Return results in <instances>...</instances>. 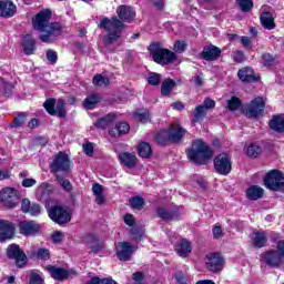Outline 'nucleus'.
Returning a JSON list of instances; mask_svg holds the SVG:
<instances>
[{
	"instance_id": "obj_1",
	"label": "nucleus",
	"mask_w": 284,
	"mask_h": 284,
	"mask_svg": "<svg viewBox=\"0 0 284 284\" xmlns=\"http://www.w3.org/2000/svg\"><path fill=\"white\" fill-rule=\"evenodd\" d=\"M116 14L119 18H103L100 22V28L105 30L108 33L102 39L105 45H112V43L119 41V39H121V34H123V29L125 28L124 23H132L136 17L134 9L128 6L118 7Z\"/></svg>"
},
{
	"instance_id": "obj_2",
	"label": "nucleus",
	"mask_w": 284,
	"mask_h": 284,
	"mask_svg": "<svg viewBox=\"0 0 284 284\" xmlns=\"http://www.w3.org/2000/svg\"><path fill=\"white\" fill-rule=\"evenodd\" d=\"M50 17L52 12L45 9L40 11L32 22L34 30L41 32L39 39L42 43H54L55 39L63 34V26L59 22H50Z\"/></svg>"
},
{
	"instance_id": "obj_3",
	"label": "nucleus",
	"mask_w": 284,
	"mask_h": 284,
	"mask_svg": "<svg viewBox=\"0 0 284 284\" xmlns=\"http://www.w3.org/2000/svg\"><path fill=\"white\" fill-rule=\"evenodd\" d=\"M187 156L193 163L199 165H205L207 161L214 156L212 149L205 144L202 140H195L192 148L187 151Z\"/></svg>"
},
{
	"instance_id": "obj_4",
	"label": "nucleus",
	"mask_w": 284,
	"mask_h": 284,
	"mask_svg": "<svg viewBox=\"0 0 284 284\" xmlns=\"http://www.w3.org/2000/svg\"><path fill=\"white\" fill-rule=\"evenodd\" d=\"M149 52L153 57V61L160 65H170L176 61V53L161 47L159 43H152L149 47Z\"/></svg>"
},
{
	"instance_id": "obj_5",
	"label": "nucleus",
	"mask_w": 284,
	"mask_h": 284,
	"mask_svg": "<svg viewBox=\"0 0 284 284\" xmlns=\"http://www.w3.org/2000/svg\"><path fill=\"white\" fill-rule=\"evenodd\" d=\"M264 185L273 192L284 190V174L278 170H271L264 178Z\"/></svg>"
},
{
	"instance_id": "obj_6",
	"label": "nucleus",
	"mask_w": 284,
	"mask_h": 284,
	"mask_svg": "<svg viewBox=\"0 0 284 284\" xmlns=\"http://www.w3.org/2000/svg\"><path fill=\"white\" fill-rule=\"evenodd\" d=\"M70 168H72V162L70 161V155L65 152H59L53 156V161L50 164V170L53 174L58 172H70Z\"/></svg>"
},
{
	"instance_id": "obj_7",
	"label": "nucleus",
	"mask_w": 284,
	"mask_h": 284,
	"mask_svg": "<svg viewBox=\"0 0 284 284\" xmlns=\"http://www.w3.org/2000/svg\"><path fill=\"white\" fill-rule=\"evenodd\" d=\"M265 111V102L263 98H255L243 109V113L247 119H256Z\"/></svg>"
},
{
	"instance_id": "obj_8",
	"label": "nucleus",
	"mask_w": 284,
	"mask_h": 284,
	"mask_svg": "<svg viewBox=\"0 0 284 284\" xmlns=\"http://www.w3.org/2000/svg\"><path fill=\"white\" fill-rule=\"evenodd\" d=\"M43 108L47 110L48 114H51V116L58 114L61 119H65V101L62 99H59L58 102L55 99H48L43 103Z\"/></svg>"
},
{
	"instance_id": "obj_9",
	"label": "nucleus",
	"mask_w": 284,
	"mask_h": 284,
	"mask_svg": "<svg viewBox=\"0 0 284 284\" xmlns=\"http://www.w3.org/2000/svg\"><path fill=\"white\" fill-rule=\"evenodd\" d=\"M7 256L16 261L17 267H26L28 263V256H26V252L21 250L18 244H10L7 248Z\"/></svg>"
},
{
	"instance_id": "obj_10",
	"label": "nucleus",
	"mask_w": 284,
	"mask_h": 284,
	"mask_svg": "<svg viewBox=\"0 0 284 284\" xmlns=\"http://www.w3.org/2000/svg\"><path fill=\"white\" fill-rule=\"evenodd\" d=\"M214 168L217 174H222L223 176H227L230 172H232V160H230V155L226 153H222L214 159Z\"/></svg>"
},
{
	"instance_id": "obj_11",
	"label": "nucleus",
	"mask_w": 284,
	"mask_h": 284,
	"mask_svg": "<svg viewBox=\"0 0 284 284\" xmlns=\"http://www.w3.org/2000/svg\"><path fill=\"white\" fill-rule=\"evenodd\" d=\"M48 214L54 223H58V225H63L65 223H70L71 216L70 213L63 209L62 206H52L48 210Z\"/></svg>"
},
{
	"instance_id": "obj_12",
	"label": "nucleus",
	"mask_w": 284,
	"mask_h": 284,
	"mask_svg": "<svg viewBox=\"0 0 284 284\" xmlns=\"http://www.w3.org/2000/svg\"><path fill=\"white\" fill-rule=\"evenodd\" d=\"M115 250L119 261H130L135 251L134 245H132L130 242H119L115 245Z\"/></svg>"
},
{
	"instance_id": "obj_13",
	"label": "nucleus",
	"mask_w": 284,
	"mask_h": 284,
	"mask_svg": "<svg viewBox=\"0 0 284 284\" xmlns=\"http://www.w3.org/2000/svg\"><path fill=\"white\" fill-rule=\"evenodd\" d=\"M261 256L262 261L270 267H281L284 263L283 256L280 255L278 251L271 250L263 253Z\"/></svg>"
},
{
	"instance_id": "obj_14",
	"label": "nucleus",
	"mask_w": 284,
	"mask_h": 284,
	"mask_svg": "<svg viewBox=\"0 0 284 284\" xmlns=\"http://www.w3.org/2000/svg\"><path fill=\"white\" fill-rule=\"evenodd\" d=\"M205 263L210 272H221L223 270V257L219 253H209Z\"/></svg>"
},
{
	"instance_id": "obj_15",
	"label": "nucleus",
	"mask_w": 284,
	"mask_h": 284,
	"mask_svg": "<svg viewBox=\"0 0 284 284\" xmlns=\"http://www.w3.org/2000/svg\"><path fill=\"white\" fill-rule=\"evenodd\" d=\"M17 199V190L12 187H6L0 192V201L6 207H14Z\"/></svg>"
},
{
	"instance_id": "obj_16",
	"label": "nucleus",
	"mask_w": 284,
	"mask_h": 284,
	"mask_svg": "<svg viewBox=\"0 0 284 284\" xmlns=\"http://www.w3.org/2000/svg\"><path fill=\"white\" fill-rule=\"evenodd\" d=\"M14 236V224L8 220H0V243H6Z\"/></svg>"
},
{
	"instance_id": "obj_17",
	"label": "nucleus",
	"mask_w": 284,
	"mask_h": 284,
	"mask_svg": "<svg viewBox=\"0 0 284 284\" xmlns=\"http://www.w3.org/2000/svg\"><path fill=\"white\" fill-rule=\"evenodd\" d=\"M166 132L171 143H181L185 134H187V130L180 124H172Z\"/></svg>"
},
{
	"instance_id": "obj_18",
	"label": "nucleus",
	"mask_w": 284,
	"mask_h": 284,
	"mask_svg": "<svg viewBox=\"0 0 284 284\" xmlns=\"http://www.w3.org/2000/svg\"><path fill=\"white\" fill-rule=\"evenodd\" d=\"M82 243H85L89 246V254H99V252H102L103 243H99L97 241V236L94 234H88L82 239Z\"/></svg>"
},
{
	"instance_id": "obj_19",
	"label": "nucleus",
	"mask_w": 284,
	"mask_h": 284,
	"mask_svg": "<svg viewBox=\"0 0 284 284\" xmlns=\"http://www.w3.org/2000/svg\"><path fill=\"white\" fill-rule=\"evenodd\" d=\"M21 210L23 214H30V216H39L43 212L40 204L32 203L28 199L22 200Z\"/></svg>"
},
{
	"instance_id": "obj_20",
	"label": "nucleus",
	"mask_w": 284,
	"mask_h": 284,
	"mask_svg": "<svg viewBox=\"0 0 284 284\" xmlns=\"http://www.w3.org/2000/svg\"><path fill=\"white\" fill-rule=\"evenodd\" d=\"M17 14V4L10 0L0 1V17L10 19Z\"/></svg>"
},
{
	"instance_id": "obj_21",
	"label": "nucleus",
	"mask_w": 284,
	"mask_h": 284,
	"mask_svg": "<svg viewBox=\"0 0 284 284\" xmlns=\"http://www.w3.org/2000/svg\"><path fill=\"white\" fill-rule=\"evenodd\" d=\"M158 216L159 219H162V221H179V217L181 216V212H179V209L168 210L163 206L158 207Z\"/></svg>"
},
{
	"instance_id": "obj_22",
	"label": "nucleus",
	"mask_w": 284,
	"mask_h": 284,
	"mask_svg": "<svg viewBox=\"0 0 284 284\" xmlns=\"http://www.w3.org/2000/svg\"><path fill=\"white\" fill-rule=\"evenodd\" d=\"M237 75L239 79L243 81V83H256V81H258V77L254 75V69L250 67L240 69Z\"/></svg>"
},
{
	"instance_id": "obj_23",
	"label": "nucleus",
	"mask_w": 284,
	"mask_h": 284,
	"mask_svg": "<svg viewBox=\"0 0 284 284\" xmlns=\"http://www.w3.org/2000/svg\"><path fill=\"white\" fill-rule=\"evenodd\" d=\"M47 270L54 281H65V278H70V272L63 267L49 265Z\"/></svg>"
},
{
	"instance_id": "obj_24",
	"label": "nucleus",
	"mask_w": 284,
	"mask_h": 284,
	"mask_svg": "<svg viewBox=\"0 0 284 284\" xmlns=\"http://www.w3.org/2000/svg\"><path fill=\"white\" fill-rule=\"evenodd\" d=\"M220 55H221V49H219V47H215V45L206 47L201 52V57L205 61H216Z\"/></svg>"
},
{
	"instance_id": "obj_25",
	"label": "nucleus",
	"mask_w": 284,
	"mask_h": 284,
	"mask_svg": "<svg viewBox=\"0 0 284 284\" xmlns=\"http://www.w3.org/2000/svg\"><path fill=\"white\" fill-rule=\"evenodd\" d=\"M52 194V185L43 182L36 190V196L38 201H48Z\"/></svg>"
},
{
	"instance_id": "obj_26",
	"label": "nucleus",
	"mask_w": 284,
	"mask_h": 284,
	"mask_svg": "<svg viewBox=\"0 0 284 284\" xmlns=\"http://www.w3.org/2000/svg\"><path fill=\"white\" fill-rule=\"evenodd\" d=\"M251 244L257 250L265 247V245H267V235H265V232H253L251 235Z\"/></svg>"
},
{
	"instance_id": "obj_27",
	"label": "nucleus",
	"mask_w": 284,
	"mask_h": 284,
	"mask_svg": "<svg viewBox=\"0 0 284 284\" xmlns=\"http://www.w3.org/2000/svg\"><path fill=\"white\" fill-rule=\"evenodd\" d=\"M21 45L27 55L34 54V50H37V41L30 34L23 37Z\"/></svg>"
},
{
	"instance_id": "obj_28",
	"label": "nucleus",
	"mask_w": 284,
	"mask_h": 284,
	"mask_svg": "<svg viewBox=\"0 0 284 284\" xmlns=\"http://www.w3.org/2000/svg\"><path fill=\"white\" fill-rule=\"evenodd\" d=\"M119 161L125 168L132 169L136 168V154L122 152L119 154Z\"/></svg>"
},
{
	"instance_id": "obj_29",
	"label": "nucleus",
	"mask_w": 284,
	"mask_h": 284,
	"mask_svg": "<svg viewBox=\"0 0 284 284\" xmlns=\"http://www.w3.org/2000/svg\"><path fill=\"white\" fill-rule=\"evenodd\" d=\"M264 194L265 190L258 185H251L246 190V199H248V201H258L263 199Z\"/></svg>"
},
{
	"instance_id": "obj_30",
	"label": "nucleus",
	"mask_w": 284,
	"mask_h": 284,
	"mask_svg": "<svg viewBox=\"0 0 284 284\" xmlns=\"http://www.w3.org/2000/svg\"><path fill=\"white\" fill-rule=\"evenodd\" d=\"M20 234L28 236L30 234H37L39 232V226L34 222L23 221L19 224Z\"/></svg>"
},
{
	"instance_id": "obj_31",
	"label": "nucleus",
	"mask_w": 284,
	"mask_h": 284,
	"mask_svg": "<svg viewBox=\"0 0 284 284\" xmlns=\"http://www.w3.org/2000/svg\"><path fill=\"white\" fill-rule=\"evenodd\" d=\"M130 132V124L126 122H119L109 131L110 136H123Z\"/></svg>"
},
{
	"instance_id": "obj_32",
	"label": "nucleus",
	"mask_w": 284,
	"mask_h": 284,
	"mask_svg": "<svg viewBox=\"0 0 284 284\" xmlns=\"http://www.w3.org/2000/svg\"><path fill=\"white\" fill-rule=\"evenodd\" d=\"M270 128L275 132H284V114L274 115L270 120Z\"/></svg>"
},
{
	"instance_id": "obj_33",
	"label": "nucleus",
	"mask_w": 284,
	"mask_h": 284,
	"mask_svg": "<svg viewBox=\"0 0 284 284\" xmlns=\"http://www.w3.org/2000/svg\"><path fill=\"white\" fill-rule=\"evenodd\" d=\"M175 252L182 258H185V256H189L190 253L192 252V246L190 245V242L183 240L175 246Z\"/></svg>"
},
{
	"instance_id": "obj_34",
	"label": "nucleus",
	"mask_w": 284,
	"mask_h": 284,
	"mask_svg": "<svg viewBox=\"0 0 284 284\" xmlns=\"http://www.w3.org/2000/svg\"><path fill=\"white\" fill-rule=\"evenodd\" d=\"M101 101V95L99 93H92L91 95L87 97L83 101V105L85 110H94L97 108V103Z\"/></svg>"
},
{
	"instance_id": "obj_35",
	"label": "nucleus",
	"mask_w": 284,
	"mask_h": 284,
	"mask_svg": "<svg viewBox=\"0 0 284 284\" xmlns=\"http://www.w3.org/2000/svg\"><path fill=\"white\" fill-rule=\"evenodd\" d=\"M260 21L266 30H274V16H272L270 12H263L261 14Z\"/></svg>"
},
{
	"instance_id": "obj_36",
	"label": "nucleus",
	"mask_w": 284,
	"mask_h": 284,
	"mask_svg": "<svg viewBox=\"0 0 284 284\" xmlns=\"http://www.w3.org/2000/svg\"><path fill=\"white\" fill-rule=\"evenodd\" d=\"M138 154L142 159H150L152 156V146L148 142H140L138 145Z\"/></svg>"
},
{
	"instance_id": "obj_37",
	"label": "nucleus",
	"mask_w": 284,
	"mask_h": 284,
	"mask_svg": "<svg viewBox=\"0 0 284 284\" xmlns=\"http://www.w3.org/2000/svg\"><path fill=\"white\" fill-rule=\"evenodd\" d=\"M207 111L205 106H203L202 104L195 106L193 123H199V121H203V119H205Z\"/></svg>"
},
{
	"instance_id": "obj_38",
	"label": "nucleus",
	"mask_w": 284,
	"mask_h": 284,
	"mask_svg": "<svg viewBox=\"0 0 284 284\" xmlns=\"http://www.w3.org/2000/svg\"><path fill=\"white\" fill-rule=\"evenodd\" d=\"M174 85H176L174 80H164L161 87V94H163V97H168L174 89Z\"/></svg>"
},
{
	"instance_id": "obj_39",
	"label": "nucleus",
	"mask_w": 284,
	"mask_h": 284,
	"mask_svg": "<svg viewBox=\"0 0 284 284\" xmlns=\"http://www.w3.org/2000/svg\"><path fill=\"white\" fill-rule=\"evenodd\" d=\"M112 121H114V114L109 113L105 116L99 119L95 125L97 128L105 129L108 125H110V123H112Z\"/></svg>"
},
{
	"instance_id": "obj_40",
	"label": "nucleus",
	"mask_w": 284,
	"mask_h": 284,
	"mask_svg": "<svg viewBox=\"0 0 284 284\" xmlns=\"http://www.w3.org/2000/svg\"><path fill=\"white\" fill-rule=\"evenodd\" d=\"M129 203L133 210H143L145 206V200L141 196L131 197Z\"/></svg>"
},
{
	"instance_id": "obj_41",
	"label": "nucleus",
	"mask_w": 284,
	"mask_h": 284,
	"mask_svg": "<svg viewBox=\"0 0 284 284\" xmlns=\"http://www.w3.org/2000/svg\"><path fill=\"white\" fill-rule=\"evenodd\" d=\"M93 85H97V88H105L110 85V79L108 77L98 74L93 78Z\"/></svg>"
},
{
	"instance_id": "obj_42",
	"label": "nucleus",
	"mask_w": 284,
	"mask_h": 284,
	"mask_svg": "<svg viewBox=\"0 0 284 284\" xmlns=\"http://www.w3.org/2000/svg\"><path fill=\"white\" fill-rule=\"evenodd\" d=\"M155 141L159 143V145H166L168 142H170V133H168V130L160 131L155 135Z\"/></svg>"
},
{
	"instance_id": "obj_43",
	"label": "nucleus",
	"mask_w": 284,
	"mask_h": 284,
	"mask_svg": "<svg viewBox=\"0 0 284 284\" xmlns=\"http://www.w3.org/2000/svg\"><path fill=\"white\" fill-rule=\"evenodd\" d=\"M263 150L261 146L256 144H251L246 148V154L247 156H251L252 159H256V156H260L262 154Z\"/></svg>"
},
{
	"instance_id": "obj_44",
	"label": "nucleus",
	"mask_w": 284,
	"mask_h": 284,
	"mask_svg": "<svg viewBox=\"0 0 284 284\" xmlns=\"http://www.w3.org/2000/svg\"><path fill=\"white\" fill-rule=\"evenodd\" d=\"M55 181L61 185L65 192H72V183L69 180L64 179L63 176L55 174Z\"/></svg>"
},
{
	"instance_id": "obj_45",
	"label": "nucleus",
	"mask_w": 284,
	"mask_h": 284,
	"mask_svg": "<svg viewBox=\"0 0 284 284\" xmlns=\"http://www.w3.org/2000/svg\"><path fill=\"white\" fill-rule=\"evenodd\" d=\"M236 3L242 12H250V10L254 8V2L252 0H236Z\"/></svg>"
},
{
	"instance_id": "obj_46",
	"label": "nucleus",
	"mask_w": 284,
	"mask_h": 284,
	"mask_svg": "<svg viewBox=\"0 0 284 284\" xmlns=\"http://www.w3.org/2000/svg\"><path fill=\"white\" fill-rule=\"evenodd\" d=\"M135 118L141 123H149V121H150V111H148V110H138L135 112Z\"/></svg>"
},
{
	"instance_id": "obj_47",
	"label": "nucleus",
	"mask_w": 284,
	"mask_h": 284,
	"mask_svg": "<svg viewBox=\"0 0 284 284\" xmlns=\"http://www.w3.org/2000/svg\"><path fill=\"white\" fill-rule=\"evenodd\" d=\"M227 106H229V110H231V112L239 110V108H241V99L236 97H232L227 103Z\"/></svg>"
},
{
	"instance_id": "obj_48",
	"label": "nucleus",
	"mask_w": 284,
	"mask_h": 284,
	"mask_svg": "<svg viewBox=\"0 0 284 284\" xmlns=\"http://www.w3.org/2000/svg\"><path fill=\"white\" fill-rule=\"evenodd\" d=\"M148 83L150 85H161V74L150 73L148 77Z\"/></svg>"
},
{
	"instance_id": "obj_49",
	"label": "nucleus",
	"mask_w": 284,
	"mask_h": 284,
	"mask_svg": "<svg viewBox=\"0 0 284 284\" xmlns=\"http://www.w3.org/2000/svg\"><path fill=\"white\" fill-rule=\"evenodd\" d=\"M130 234L135 243H141V239H143V231L141 229H131Z\"/></svg>"
},
{
	"instance_id": "obj_50",
	"label": "nucleus",
	"mask_w": 284,
	"mask_h": 284,
	"mask_svg": "<svg viewBox=\"0 0 284 284\" xmlns=\"http://www.w3.org/2000/svg\"><path fill=\"white\" fill-rule=\"evenodd\" d=\"M186 48L187 43L185 41L178 40L174 43L173 50L174 52H178V54H182V52H185Z\"/></svg>"
},
{
	"instance_id": "obj_51",
	"label": "nucleus",
	"mask_w": 284,
	"mask_h": 284,
	"mask_svg": "<svg viewBox=\"0 0 284 284\" xmlns=\"http://www.w3.org/2000/svg\"><path fill=\"white\" fill-rule=\"evenodd\" d=\"M23 123H26V113H20L17 118H14L11 128H19L23 125Z\"/></svg>"
},
{
	"instance_id": "obj_52",
	"label": "nucleus",
	"mask_w": 284,
	"mask_h": 284,
	"mask_svg": "<svg viewBox=\"0 0 284 284\" xmlns=\"http://www.w3.org/2000/svg\"><path fill=\"white\" fill-rule=\"evenodd\" d=\"M37 256H38V258H40V261H48L50 258V250L39 248Z\"/></svg>"
},
{
	"instance_id": "obj_53",
	"label": "nucleus",
	"mask_w": 284,
	"mask_h": 284,
	"mask_svg": "<svg viewBox=\"0 0 284 284\" xmlns=\"http://www.w3.org/2000/svg\"><path fill=\"white\" fill-rule=\"evenodd\" d=\"M47 59L50 61V63H57L59 61V57L57 55V51L49 49L47 51Z\"/></svg>"
},
{
	"instance_id": "obj_54",
	"label": "nucleus",
	"mask_w": 284,
	"mask_h": 284,
	"mask_svg": "<svg viewBox=\"0 0 284 284\" xmlns=\"http://www.w3.org/2000/svg\"><path fill=\"white\" fill-rule=\"evenodd\" d=\"M204 110H214V108L216 106V102L210 98L205 99L203 104H201Z\"/></svg>"
},
{
	"instance_id": "obj_55",
	"label": "nucleus",
	"mask_w": 284,
	"mask_h": 284,
	"mask_svg": "<svg viewBox=\"0 0 284 284\" xmlns=\"http://www.w3.org/2000/svg\"><path fill=\"white\" fill-rule=\"evenodd\" d=\"M263 64L270 68V65H274V58L270 53H265L262 55Z\"/></svg>"
},
{
	"instance_id": "obj_56",
	"label": "nucleus",
	"mask_w": 284,
	"mask_h": 284,
	"mask_svg": "<svg viewBox=\"0 0 284 284\" xmlns=\"http://www.w3.org/2000/svg\"><path fill=\"white\" fill-rule=\"evenodd\" d=\"M63 237L64 234L61 231H55L51 236L53 243H61V241H63Z\"/></svg>"
},
{
	"instance_id": "obj_57",
	"label": "nucleus",
	"mask_w": 284,
	"mask_h": 284,
	"mask_svg": "<svg viewBox=\"0 0 284 284\" xmlns=\"http://www.w3.org/2000/svg\"><path fill=\"white\" fill-rule=\"evenodd\" d=\"M82 148L87 156H92V154H94V146L92 143H85Z\"/></svg>"
},
{
	"instance_id": "obj_58",
	"label": "nucleus",
	"mask_w": 284,
	"mask_h": 284,
	"mask_svg": "<svg viewBox=\"0 0 284 284\" xmlns=\"http://www.w3.org/2000/svg\"><path fill=\"white\" fill-rule=\"evenodd\" d=\"M29 284H43V278H41L39 274L32 273Z\"/></svg>"
},
{
	"instance_id": "obj_59",
	"label": "nucleus",
	"mask_w": 284,
	"mask_h": 284,
	"mask_svg": "<svg viewBox=\"0 0 284 284\" xmlns=\"http://www.w3.org/2000/svg\"><path fill=\"white\" fill-rule=\"evenodd\" d=\"M33 185H37V180L34 179L22 180V187H33Z\"/></svg>"
},
{
	"instance_id": "obj_60",
	"label": "nucleus",
	"mask_w": 284,
	"mask_h": 284,
	"mask_svg": "<svg viewBox=\"0 0 284 284\" xmlns=\"http://www.w3.org/2000/svg\"><path fill=\"white\" fill-rule=\"evenodd\" d=\"M124 223L125 225H129V227H134V215L132 214L124 215Z\"/></svg>"
},
{
	"instance_id": "obj_61",
	"label": "nucleus",
	"mask_w": 284,
	"mask_h": 284,
	"mask_svg": "<svg viewBox=\"0 0 284 284\" xmlns=\"http://www.w3.org/2000/svg\"><path fill=\"white\" fill-rule=\"evenodd\" d=\"M151 3H153L154 8L159 11L163 10L165 8V2L163 0H150Z\"/></svg>"
},
{
	"instance_id": "obj_62",
	"label": "nucleus",
	"mask_w": 284,
	"mask_h": 284,
	"mask_svg": "<svg viewBox=\"0 0 284 284\" xmlns=\"http://www.w3.org/2000/svg\"><path fill=\"white\" fill-rule=\"evenodd\" d=\"M143 278H145L143 272H135L132 274V280L135 281V283H142Z\"/></svg>"
},
{
	"instance_id": "obj_63",
	"label": "nucleus",
	"mask_w": 284,
	"mask_h": 284,
	"mask_svg": "<svg viewBox=\"0 0 284 284\" xmlns=\"http://www.w3.org/2000/svg\"><path fill=\"white\" fill-rule=\"evenodd\" d=\"M92 192H93L94 196L98 194H103V186L99 183H95L92 186Z\"/></svg>"
},
{
	"instance_id": "obj_64",
	"label": "nucleus",
	"mask_w": 284,
	"mask_h": 284,
	"mask_svg": "<svg viewBox=\"0 0 284 284\" xmlns=\"http://www.w3.org/2000/svg\"><path fill=\"white\" fill-rule=\"evenodd\" d=\"M277 252L284 260V240L277 242Z\"/></svg>"
}]
</instances>
